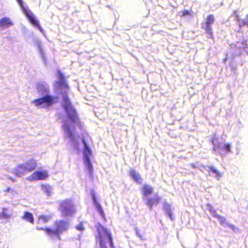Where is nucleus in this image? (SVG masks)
I'll list each match as a JSON object with an SVG mask.
<instances>
[{
	"mask_svg": "<svg viewBox=\"0 0 248 248\" xmlns=\"http://www.w3.org/2000/svg\"><path fill=\"white\" fill-rule=\"evenodd\" d=\"M62 98L64 102L63 108L68 119L73 123L79 124L80 121L78 112L74 107L72 105L68 96L67 93L66 92L62 93Z\"/></svg>",
	"mask_w": 248,
	"mask_h": 248,
	"instance_id": "obj_3",
	"label": "nucleus"
},
{
	"mask_svg": "<svg viewBox=\"0 0 248 248\" xmlns=\"http://www.w3.org/2000/svg\"><path fill=\"white\" fill-rule=\"evenodd\" d=\"M41 189L47 195L50 196L51 193V187L47 184H43L41 185Z\"/></svg>",
	"mask_w": 248,
	"mask_h": 248,
	"instance_id": "obj_22",
	"label": "nucleus"
},
{
	"mask_svg": "<svg viewBox=\"0 0 248 248\" xmlns=\"http://www.w3.org/2000/svg\"><path fill=\"white\" fill-rule=\"evenodd\" d=\"M221 149L223 150V151L225 153H227L231 151V146L228 143L224 144Z\"/></svg>",
	"mask_w": 248,
	"mask_h": 248,
	"instance_id": "obj_25",
	"label": "nucleus"
},
{
	"mask_svg": "<svg viewBox=\"0 0 248 248\" xmlns=\"http://www.w3.org/2000/svg\"><path fill=\"white\" fill-rule=\"evenodd\" d=\"M58 73L59 80L56 81L54 85L55 90L58 91L62 89H68V85L66 82L64 75L60 71H58Z\"/></svg>",
	"mask_w": 248,
	"mask_h": 248,
	"instance_id": "obj_9",
	"label": "nucleus"
},
{
	"mask_svg": "<svg viewBox=\"0 0 248 248\" xmlns=\"http://www.w3.org/2000/svg\"><path fill=\"white\" fill-rule=\"evenodd\" d=\"M82 143L84 145L83 160L84 163L86 166L89 172L92 174L93 171V167L91 162L90 156L91 155L92 151L88 147L84 140H82Z\"/></svg>",
	"mask_w": 248,
	"mask_h": 248,
	"instance_id": "obj_8",
	"label": "nucleus"
},
{
	"mask_svg": "<svg viewBox=\"0 0 248 248\" xmlns=\"http://www.w3.org/2000/svg\"><path fill=\"white\" fill-rule=\"evenodd\" d=\"M10 215L8 214L6 212L3 211L0 214V219L1 218H5L7 219L9 218Z\"/></svg>",
	"mask_w": 248,
	"mask_h": 248,
	"instance_id": "obj_28",
	"label": "nucleus"
},
{
	"mask_svg": "<svg viewBox=\"0 0 248 248\" xmlns=\"http://www.w3.org/2000/svg\"><path fill=\"white\" fill-rule=\"evenodd\" d=\"M227 225L230 229L232 230V232H236L239 231V229L234 225L229 224L228 223L227 224Z\"/></svg>",
	"mask_w": 248,
	"mask_h": 248,
	"instance_id": "obj_26",
	"label": "nucleus"
},
{
	"mask_svg": "<svg viewBox=\"0 0 248 248\" xmlns=\"http://www.w3.org/2000/svg\"><path fill=\"white\" fill-rule=\"evenodd\" d=\"M165 214L169 216L170 219L171 220H173L174 218L173 216V214L170 209V205L169 204L165 205Z\"/></svg>",
	"mask_w": 248,
	"mask_h": 248,
	"instance_id": "obj_21",
	"label": "nucleus"
},
{
	"mask_svg": "<svg viewBox=\"0 0 248 248\" xmlns=\"http://www.w3.org/2000/svg\"><path fill=\"white\" fill-rule=\"evenodd\" d=\"M97 233L95 239L100 245V248H108L106 245L108 243L110 247L114 248L112 234L110 231L106 229L103 225L99 224L97 226Z\"/></svg>",
	"mask_w": 248,
	"mask_h": 248,
	"instance_id": "obj_2",
	"label": "nucleus"
},
{
	"mask_svg": "<svg viewBox=\"0 0 248 248\" xmlns=\"http://www.w3.org/2000/svg\"><path fill=\"white\" fill-rule=\"evenodd\" d=\"M161 200V198L158 195H155L153 197L147 198L146 203L150 209H152L154 206L159 204Z\"/></svg>",
	"mask_w": 248,
	"mask_h": 248,
	"instance_id": "obj_11",
	"label": "nucleus"
},
{
	"mask_svg": "<svg viewBox=\"0 0 248 248\" xmlns=\"http://www.w3.org/2000/svg\"><path fill=\"white\" fill-rule=\"evenodd\" d=\"M22 218L24 219L29 222L33 224L34 223V217L32 213L25 211L24 212V214L22 217Z\"/></svg>",
	"mask_w": 248,
	"mask_h": 248,
	"instance_id": "obj_20",
	"label": "nucleus"
},
{
	"mask_svg": "<svg viewBox=\"0 0 248 248\" xmlns=\"http://www.w3.org/2000/svg\"><path fill=\"white\" fill-rule=\"evenodd\" d=\"M13 173L18 177H22L23 175L28 173L22 163L17 165V166L13 170Z\"/></svg>",
	"mask_w": 248,
	"mask_h": 248,
	"instance_id": "obj_14",
	"label": "nucleus"
},
{
	"mask_svg": "<svg viewBox=\"0 0 248 248\" xmlns=\"http://www.w3.org/2000/svg\"><path fill=\"white\" fill-rule=\"evenodd\" d=\"M22 164L28 173L34 170L37 167L36 161L33 158L28 160L26 162Z\"/></svg>",
	"mask_w": 248,
	"mask_h": 248,
	"instance_id": "obj_13",
	"label": "nucleus"
},
{
	"mask_svg": "<svg viewBox=\"0 0 248 248\" xmlns=\"http://www.w3.org/2000/svg\"><path fill=\"white\" fill-rule=\"evenodd\" d=\"M48 177L46 170H37L34 171L29 177L28 180L30 181L43 180L46 179Z\"/></svg>",
	"mask_w": 248,
	"mask_h": 248,
	"instance_id": "obj_10",
	"label": "nucleus"
},
{
	"mask_svg": "<svg viewBox=\"0 0 248 248\" xmlns=\"http://www.w3.org/2000/svg\"><path fill=\"white\" fill-rule=\"evenodd\" d=\"M130 176L138 184H141L142 183V178L139 174L137 173L135 170H131L129 172Z\"/></svg>",
	"mask_w": 248,
	"mask_h": 248,
	"instance_id": "obj_19",
	"label": "nucleus"
},
{
	"mask_svg": "<svg viewBox=\"0 0 248 248\" xmlns=\"http://www.w3.org/2000/svg\"><path fill=\"white\" fill-rule=\"evenodd\" d=\"M14 25L13 22L11 20L10 18L4 17L0 19V28H7Z\"/></svg>",
	"mask_w": 248,
	"mask_h": 248,
	"instance_id": "obj_18",
	"label": "nucleus"
},
{
	"mask_svg": "<svg viewBox=\"0 0 248 248\" xmlns=\"http://www.w3.org/2000/svg\"><path fill=\"white\" fill-rule=\"evenodd\" d=\"M208 169L212 173L216 174V177H217V179H219L220 178V173L213 166H209L208 167Z\"/></svg>",
	"mask_w": 248,
	"mask_h": 248,
	"instance_id": "obj_23",
	"label": "nucleus"
},
{
	"mask_svg": "<svg viewBox=\"0 0 248 248\" xmlns=\"http://www.w3.org/2000/svg\"><path fill=\"white\" fill-rule=\"evenodd\" d=\"M11 190V187H8L4 191L6 192H9L10 190Z\"/></svg>",
	"mask_w": 248,
	"mask_h": 248,
	"instance_id": "obj_32",
	"label": "nucleus"
},
{
	"mask_svg": "<svg viewBox=\"0 0 248 248\" xmlns=\"http://www.w3.org/2000/svg\"><path fill=\"white\" fill-rule=\"evenodd\" d=\"M62 127L66 136L71 138L72 141H74L75 139L74 138V134L72 131V130L73 129V127L71 126L67 122L63 121H62Z\"/></svg>",
	"mask_w": 248,
	"mask_h": 248,
	"instance_id": "obj_12",
	"label": "nucleus"
},
{
	"mask_svg": "<svg viewBox=\"0 0 248 248\" xmlns=\"http://www.w3.org/2000/svg\"><path fill=\"white\" fill-rule=\"evenodd\" d=\"M54 224L55 229L38 226H36V229L44 231L48 236L52 238H57L58 240H61V234L68 231L69 222L67 220L60 219L56 220Z\"/></svg>",
	"mask_w": 248,
	"mask_h": 248,
	"instance_id": "obj_1",
	"label": "nucleus"
},
{
	"mask_svg": "<svg viewBox=\"0 0 248 248\" xmlns=\"http://www.w3.org/2000/svg\"><path fill=\"white\" fill-rule=\"evenodd\" d=\"M91 195H92L93 202H94L96 208L97 209L98 212L100 213L101 217L105 220H106L105 216V214L104 213L103 210L102 208L101 207L100 204L97 201L95 194V192L94 191H92L91 192Z\"/></svg>",
	"mask_w": 248,
	"mask_h": 248,
	"instance_id": "obj_16",
	"label": "nucleus"
},
{
	"mask_svg": "<svg viewBox=\"0 0 248 248\" xmlns=\"http://www.w3.org/2000/svg\"><path fill=\"white\" fill-rule=\"evenodd\" d=\"M58 102V97L50 95H46L43 97L34 99L32 103L35 106H40L43 108L49 107Z\"/></svg>",
	"mask_w": 248,
	"mask_h": 248,
	"instance_id": "obj_5",
	"label": "nucleus"
},
{
	"mask_svg": "<svg viewBox=\"0 0 248 248\" xmlns=\"http://www.w3.org/2000/svg\"><path fill=\"white\" fill-rule=\"evenodd\" d=\"M52 217L50 215L41 214L38 217V221L37 224L38 227H40V225L42 223H46L50 220Z\"/></svg>",
	"mask_w": 248,
	"mask_h": 248,
	"instance_id": "obj_17",
	"label": "nucleus"
},
{
	"mask_svg": "<svg viewBox=\"0 0 248 248\" xmlns=\"http://www.w3.org/2000/svg\"><path fill=\"white\" fill-rule=\"evenodd\" d=\"M215 21L214 16L212 14L208 15L205 18L204 22L202 24V29H203L206 33L208 34L209 37L212 39H214L213 31L212 29V25Z\"/></svg>",
	"mask_w": 248,
	"mask_h": 248,
	"instance_id": "obj_7",
	"label": "nucleus"
},
{
	"mask_svg": "<svg viewBox=\"0 0 248 248\" xmlns=\"http://www.w3.org/2000/svg\"><path fill=\"white\" fill-rule=\"evenodd\" d=\"M136 234H137V236L139 238H140L141 239H142V240L144 239L143 234L141 232H140V231L136 230Z\"/></svg>",
	"mask_w": 248,
	"mask_h": 248,
	"instance_id": "obj_30",
	"label": "nucleus"
},
{
	"mask_svg": "<svg viewBox=\"0 0 248 248\" xmlns=\"http://www.w3.org/2000/svg\"><path fill=\"white\" fill-rule=\"evenodd\" d=\"M154 191L153 187L148 185H144L141 189V193L143 198H147L148 196L153 194Z\"/></svg>",
	"mask_w": 248,
	"mask_h": 248,
	"instance_id": "obj_15",
	"label": "nucleus"
},
{
	"mask_svg": "<svg viewBox=\"0 0 248 248\" xmlns=\"http://www.w3.org/2000/svg\"><path fill=\"white\" fill-rule=\"evenodd\" d=\"M18 2L19 5L20 6L21 9H22V12L28 18L30 22L34 26L37 27L39 30L41 32H43L44 31L43 29L40 26L39 21L36 20L35 17L32 14L31 11L26 9L24 6V2L22 0H16Z\"/></svg>",
	"mask_w": 248,
	"mask_h": 248,
	"instance_id": "obj_6",
	"label": "nucleus"
},
{
	"mask_svg": "<svg viewBox=\"0 0 248 248\" xmlns=\"http://www.w3.org/2000/svg\"><path fill=\"white\" fill-rule=\"evenodd\" d=\"M59 210L62 216L63 217L72 216L76 212L72 201L69 199H65L60 202Z\"/></svg>",
	"mask_w": 248,
	"mask_h": 248,
	"instance_id": "obj_4",
	"label": "nucleus"
},
{
	"mask_svg": "<svg viewBox=\"0 0 248 248\" xmlns=\"http://www.w3.org/2000/svg\"><path fill=\"white\" fill-rule=\"evenodd\" d=\"M246 24H247V22H245L243 21V23H239V26H240V27H241L242 26L245 25Z\"/></svg>",
	"mask_w": 248,
	"mask_h": 248,
	"instance_id": "obj_33",
	"label": "nucleus"
},
{
	"mask_svg": "<svg viewBox=\"0 0 248 248\" xmlns=\"http://www.w3.org/2000/svg\"><path fill=\"white\" fill-rule=\"evenodd\" d=\"M76 229L78 230H79V231H83V230H84V227L83 226V224L82 223H80L79 224L77 225L76 226Z\"/></svg>",
	"mask_w": 248,
	"mask_h": 248,
	"instance_id": "obj_31",
	"label": "nucleus"
},
{
	"mask_svg": "<svg viewBox=\"0 0 248 248\" xmlns=\"http://www.w3.org/2000/svg\"><path fill=\"white\" fill-rule=\"evenodd\" d=\"M209 210L211 214V216L213 217H217L219 215L217 214L216 211H215L212 207L209 208Z\"/></svg>",
	"mask_w": 248,
	"mask_h": 248,
	"instance_id": "obj_27",
	"label": "nucleus"
},
{
	"mask_svg": "<svg viewBox=\"0 0 248 248\" xmlns=\"http://www.w3.org/2000/svg\"><path fill=\"white\" fill-rule=\"evenodd\" d=\"M217 218L218 219L219 221V223H220V224L221 225H224L225 224L227 225V220H226V219L225 217H223V216H221L220 215H218Z\"/></svg>",
	"mask_w": 248,
	"mask_h": 248,
	"instance_id": "obj_24",
	"label": "nucleus"
},
{
	"mask_svg": "<svg viewBox=\"0 0 248 248\" xmlns=\"http://www.w3.org/2000/svg\"><path fill=\"white\" fill-rule=\"evenodd\" d=\"M190 15V13L188 11H187L186 10H184L182 11V13L181 15L180 16L181 17H184L185 16H188V15Z\"/></svg>",
	"mask_w": 248,
	"mask_h": 248,
	"instance_id": "obj_29",
	"label": "nucleus"
}]
</instances>
